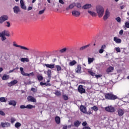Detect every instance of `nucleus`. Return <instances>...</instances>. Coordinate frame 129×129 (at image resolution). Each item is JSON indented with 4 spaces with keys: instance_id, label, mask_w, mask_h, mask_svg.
Here are the masks:
<instances>
[{
    "instance_id": "1",
    "label": "nucleus",
    "mask_w": 129,
    "mask_h": 129,
    "mask_svg": "<svg viewBox=\"0 0 129 129\" xmlns=\"http://www.w3.org/2000/svg\"><path fill=\"white\" fill-rule=\"evenodd\" d=\"M105 98L107 100H115L117 99V96L112 93H106L105 94Z\"/></svg>"
},
{
    "instance_id": "2",
    "label": "nucleus",
    "mask_w": 129,
    "mask_h": 129,
    "mask_svg": "<svg viewBox=\"0 0 129 129\" xmlns=\"http://www.w3.org/2000/svg\"><path fill=\"white\" fill-rule=\"evenodd\" d=\"M96 12L99 18H102L104 14V9L101 6H97L96 7Z\"/></svg>"
},
{
    "instance_id": "3",
    "label": "nucleus",
    "mask_w": 129,
    "mask_h": 129,
    "mask_svg": "<svg viewBox=\"0 0 129 129\" xmlns=\"http://www.w3.org/2000/svg\"><path fill=\"white\" fill-rule=\"evenodd\" d=\"M78 91L81 94H83V93H85L86 92L85 89L83 88V86L82 85H80L78 86Z\"/></svg>"
},
{
    "instance_id": "4",
    "label": "nucleus",
    "mask_w": 129,
    "mask_h": 129,
    "mask_svg": "<svg viewBox=\"0 0 129 129\" xmlns=\"http://www.w3.org/2000/svg\"><path fill=\"white\" fill-rule=\"evenodd\" d=\"M13 46L14 47H16L17 48H20V49H22V50H25L26 51H30V49L26 47V46H23L22 45H18L15 44V42H14Z\"/></svg>"
},
{
    "instance_id": "5",
    "label": "nucleus",
    "mask_w": 129,
    "mask_h": 129,
    "mask_svg": "<svg viewBox=\"0 0 129 129\" xmlns=\"http://www.w3.org/2000/svg\"><path fill=\"white\" fill-rule=\"evenodd\" d=\"M9 17L7 15H3L1 17H0V24H3L4 22H6V21H8Z\"/></svg>"
},
{
    "instance_id": "6",
    "label": "nucleus",
    "mask_w": 129,
    "mask_h": 129,
    "mask_svg": "<svg viewBox=\"0 0 129 129\" xmlns=\"http://www.w3.org/2000/svg\"><path fill=\"white\" fill-rule=\"evenodd\" d=\"M105 109L108 112H114L115 110L114 107L111 106L105 107Z\"/></svg>"
},
{
    "instance_id": "7",
    "label": "nucleus",
    "mask_w": 129,
    "mask_h": 129,
    "mask_svg": "<svg viewBox=\"0 0 129 129\" xmlns=\"http://www.w3.org/2000/svg\"><path fill=\"white\" fill-rule=\"evenodd\" d=\"M80 124H81V121L77 120L74 122V125H70L69 126H75V127H78Z\"/></svg>"
},
{
    "instance_id": "8",
    "label": "nucleus",
    "mask_w": 129,
    "mask_h": 129,
    "mask_svg": "<svg viewBox=\"0 0 129 129\" xmlns=\"http://www.w3.org/2000/svg\"><path fill=\"white\" fill-rule=\"evenodd\" d=\"M80 110L83 113H87V108L85 106L81 105L80 107Z\"/></svg>"
},
{
    "instance_id": "9",
    "label": "nucleus",
    "mask_w": 129,
    "mask_h": 129,
    "mask_svg": "<svg viewBox=\"0 0 129 129\" xmlns=\"http://www.w3.org/2000/svg\"><path fill=\"white\" fill-rule=\"evenodd\" d=\"M72 15L74 17H80V11H77V10H74L72 12Z\"/></svg>"
},
{
    "instance_id": "10",
    "label": "nucleus",
    "mask_w": 129,
    "mask_h": 129,
    "mask_svg": "<svg viewBox=\"0 0 129 129\" xmlns=\"http://www.w3.org/2000/svg\"><path fill=\"white\" fill-rule=\"evenodd\" d=\"M109 14H110L109 13V11H108V9H107L103 17V19L104 21H106V20L108 19V18L109 17Z\"/></svg>"
},
{
    "instance_id": "11",
    "label": "nucleus",
    "mask_w": 129,
    "mask_h": 129,
    "mask_svg": "<svg viewBox=\"0 0 129 129\" xmlns=\"http://www.w3.org/2000/svg\"><path fill=\"white\" fill-rule=\"evenodd\" d=\"M27 100L29 102H36L37 101V100L32 96H29L27 97Z\"/></svg>"
},
{
    "instance_id": "12",
    "label": "nucleus",
    "mask_w": 129,
    "mask_h": 129,
    "mask_svg": "<svg viewBox=\"0 0 129 129\" xmlns=\"http://www.w3.org/2000/svg\"><path fill=\"white\" fill-rule=\"evenodd\" d=\"M1 126L2 127H10V126H11V123L8 122H1Z\"/></svg>"
},
{
    "instance_id": "13",
    "label": "nucleus",
    "mask_w": 129,
    "mask_h": 129,
    "mask_svg": "<svg viewBox=\"0 0 129 129\" xmlns=\"http://www.w3.org/2000/svg\"><path fill=\"white\" fill-rule=\"evenodd\" d=\"M13 11L15 14H19V13L21 12V9H20V7L19 6H15L13 8Z\"/></svg>"
},
{
    "instance_id": "14",
    "label": "nucleus",
    "mask_w": 129,
    "mask_h": 129,
    "mask_svg": "<svg viewBox=\"0 0 129 129\" xmlns=\"http://www.w3.org/2000/svg\"><path fill=\"white\" fill-rule=\"evenodd\" d=\"M0 34H2L4 36H6L7 37H10L11 36L10 35V32H9L8 30H4L2 32V33H0Z\"/></svg>"
},
{
    "instance_id": "15",
    "label": "nucleus",
    "mask_w": 129,
    "mask_h": 129,
    "mask_svg": "<svg viewBox=\"0 0 129 129\" xmlns=\"http://www.w3.org/2000/svg\"><path fill=\"white\" fill-rule=\"evenodd\" d=\"M18 83V81L17 80H13L11 81L10 83H8V85L9 87L13 86V85H15Z\"/></svg>"
},
{
    "instance_id": "16",
    "label": "nucleus",
    "mask_w": 129,
    "mask_h": 129,
    "mask_svg": "<svg viewBox=\"0 0 129 129\" xmlns=\"http://www.w3.org/2000/svg\"><path fill=\"white\" fill-rule=\"evenodd\" d=\"M44 66L46 67V68H49L50 69L55 68V64H45Z\"/></svg>"
},
{
    "instance_id": "17",
    "label": "nucleus",
    "mask_w": 129,
    "mask_h": 129,
    "mask_svg": "<svg viewBox=\"0 0 129 129\" xmlns=\"http://www.w3.org/2000/svg\"><path fill=\"white\" fill-rule=\"evenodd\" d=\"M92 7V6L91 5V4H87L83 6L82 9H83L84 10H87L88 9H91Z\"/></svg>"
},
{
    "instance_id": "18",
    "label": "nucleus",
    "mask_w": 129,
    "mask_h": 129,
    "mask_svg": "<svg viewBox=\"0 0 129 129\" xmlns=\"http://www.w3.org/2000/svg\"><path fill=\"white\" fill-rule=\"evenodd\" d=\"M117 112L118 115H119V116H122V115L124 114V111L122 109H119L117 111Z\"/></svg>"
},
{
    "instance_id": "19",
    "label": "nucleus",
    "mask_w": 129,
    "mask_h": 129,
    "mask_svg": "<svg viewBox=\"0 0 129 129\" xmlns=\"http://www.w3.org/2000/svg\"><path fill=\"white\" fill-rule=\"evenodd\" d=\"M75 71L76 73H82L81 72V66L80 64H79L77 66V68L76 69Z\"/></svg>"
},
{
    "instance_id": "20",
    "label": "nucleus",
    "mask_w": 129,
    "mask_h": 129,
    "mask_svg": "<svg viewBox=\"0 0 129 129\" xmlns=\"http://www.w3.org/2000/svg\"><path fill=\"white\" fill-rule=\"evenodd\" d=\"M21 8L23 10H27V7L25 6V3L23 0H20Z\"/></svg>"
},
{
    "instance_id": "21",
    "label": "nucleus",
    "mask_w": 129,
    "mask_h": 129,
    "mask_svg": "<svg viewBox=\"0 0 129 129\" xmlns=\"http://www.w3.org/2000/svg\"><path fill=\"white\" fill-rule=\"evenodd\" d=\"M113 40L116 44H120V43H121V39L117 38V37H114Z\"/></svg>"
},
{
    "instance_id": "22",
    "label": "nucleus",
    "mask_w": 129,
    "mask_h": 129,
    "mask_svg": "<svg viewBox=\"0 0 129 129\" xmlns=\"http://www.w3.org/2000/svg\"><path fill=\"white\" fill-rule=\"evenodd\" d=\"M75 7V3H73L70 5L68 8H66V11H69V9H72Z\"/></svg>"
},
{
    "instance_id": "23",
    "label": "nucleus",
    "mask_w": 129,
    "mask_h": 129,
    "mask_svg": "<svg viewBox=\"0 0 129 129\" xmlns=\"http://www.w3.org/2000/svg\"><path fill=\"white\" fill-rule=\"evenodd\" d=\"M66 52H67V53H68L69 52V49L66 47H64L59 50L60 53H65Z\"/></svg>"
},
{
    "instance_id": "24",
    "label": "nucleus",
    "mask_w": 129,
    "mask_h": 129,
    "mask_svg": "<svg viewBox=\"0 0 129 129\" xmlns=\"http://www.w3.org/2000/svg\"><path fill=\"white\" fill-rule=\"evenodd\" d=\"M9 105H13V106H16L17 105V102L15 100H10L9 102Z\"/></svg>"
},
{
    "instance_id": "25",
    "label": "nucleus",
    "mask_w": 129,
    "mask_h": 129,
    "mask_svg": "<svg viewBox=\"0 0 129 129\" xmlns=\"http://www.w3.org/2000/svg\"><path fill=\"white\" fill-rule=\"evenodd\" d=\"M114 70V69L112 67H109L106 69V72L107 73H110V72H112Z\"/></svg>"
},
{
    "instance_id": "26",
    "label": "nucleus",
    "mask_w": 129,
    "mask_h": 129,
    "mask_svg": "<svg viewBox=\"0 0 129 129\" xmlns=\"http://www.w3.org/2000/svg\"><path fill=\"white\" fill-rule=\"evenodd\" d=\"M55 121L56 123H57V124H59V123H60V122H61V119L60 118V117L56 116L55 117Z\"/></svg>"
},
{
    "instance_id": "27",
    "label": "nucleus",
    "mask_w": 129,
    "mask_h": 129,
    "mask_svg": "<svg viewBox=\"0 0 129 129\" xmlns=\"http://www.w3.org/2000/svg\"><path fill=\"white\" fill-rule=\"evenodd\" d=\"M77 63V62L75 60H73L72 61H70L69 63V66H74Z\"/></svg>"
},
{
    "instance_id": "28",
    "label": "nucleus",
    "mask_w": 129,
    "mask_h": 129,
    "mask_svg": "<svg viewBox=\"0 0 129 129\" xmlns=\"http://www.w3.org/2000/svg\"><path fill=\"white\" fill-rule=\"evenodd\" d=\"M20 70L21 74H22V75H23V76H27V73H25V71H24V68H20Z\"/></svg>"
},
{
    "instance_id": "29",
    "label": "nucleus",
    "mask_w": 129,
    "mask_h": 129,
    "mask_svg": "<svg viewBox=\"0 0 129 129\" xmlns=\"http://www.w3.org/2000/svg\"><path fill=\"white\" fill-rule=\"evenodd\" d=\"M88 13H89V14L92 16V17H96L97 14L94 12L91 11H88Z\"/></svg>"
},
{
    "instance_id": "30",
    "label": "nucleus",
    "mask_w": 129,
    "mask_h": 129,
    "mask_svg": "<svg viewBox=\"0 0 129 129\" xmlns=\"http://www.w3.org/2000/svg\"><path fill=\"white\" fill-rule=\"evenodd\" d=\"M20 61H21V62H29V61H30V60L29 59V58L22 57L21 58Z\"/></svg>"
},
{
    "instance_id": "31",
    "label": "nucleus",
    "mask_w": 129,
    "mask_h": 129,
    "mask_svg": "<svg viewBox=\"0 0 129 129\" xmlns=\"http://www.w3.org/2000/svg\"><path fill=\"white\" fill-rule=\"evenodd\" d=\"M40 85L41 86H43V85H46V86H51V84H50V83H47H47H43L42 82L40 83Z\"/></svg>"
},
{
    "instance_id": "32",
    "label": "nucleus",
    "mask_w": 129,
    "mask_h": 129,
    "mask_svg": "<svg viewBox=\"0 0 129 129\" xmlns=\"http://www.w3.org/2000/svg\"><path fill=\"white\" fill-rule=\"evenodd\" d=\"M55 68H56V71L57 72H59V71H61V70H62V68L61 67V66L56 65L55 66Z\"/></svg>"
},
{
    "instance_id": "33",
    "label": "nucleus",
    "mask_w": 129,
    "mask_h": 129,
    "mask_svg": "<svg viewBox=\"0 0 129 129\" xmlns=\"http://www.w3.org/2000/svg\"><path fill=\"white\" fill-rule=\"evenodd\" d=\"M37 79L39 81H42V80H43V79H44V78L43 77V76L39 74L37 76Z\"/></svg>"
},
{
    "instance_id": "34",
    "label": "nucleus",
    "mask_w": 129,
    "mask_h": 129,
    "mask_svg": "<svg viewBox=\"0 0 129 129\" xmlns=\"http://www.w3.org/2000/svg\"><path fill=\"white\" fill-rule=\"evenodd\" d=\"M47 76L49 78H51L52 76V73H51V70H48L47 72Z\"/></svg>"
},
{
    "instance_id": "35",
    "label": "nucleus",
    "mask_w": 129,
    "mask_h": 129,
    "mask_svg": "<svg viewBox=\"0 0 129 129\" xmlns=\"http://www.w3.org/2000/svg\"><path fill=\"white\" fill-rule=\"evenodd\" d=\"M75 7H76L78 9H81V8H82L81 4L79 3H75Z\"/></svg>"
},
{
    "instance_id": "36",
    "label": "nucleus",
    "mask_w": 129,
    "mask_h": 129,
    "mask_svg": "<svg viewBox=\"0 0 129 129\" xmlns=\"http://www.w3.org/2000/svg\"><path fill=\"white\" fill-rule=\"evenodd\" d=\"M35 106L31 104H28L26 106V108H28V109H32V108H35Z\"/></svg>"
},
{
    "instance_id": "37",
    "label": "nucleus",
    "mask_w": 129,
    "mask_h": 129,
    "mask_svg": "<svg viewBox=\"0 0 129 129\" xmlns=\"http://www.w3.org/2000/svg\"><path fill=\"white\" fill-rule=\"evenodd\" d=\"M89 47V44H88L87 45L83 46L81 47H80V50L81 51H82L83 50H85V49H86V48H88Z\"/></svg>"
},
{
    "instance_id": "38",
    "label": "nucleus",
    "mask_w": 129,
    "mask_h": 129,
    "mask_svg": "<svg viewBox=\"0 0 129 129\" xmlns=\"http://www.w3.org/2000/svg\"><path fill=\"white\" fill-rule=\"evenodd\" d=\"M88 64H91V63H92V62L94 61V58L88 57Z\"/></svg>"
},
{
    "instance_id": "39",
    "label": "nucleus",
    "mask_w": 129,
    "mask_h": 129,
    "mask_svg": "<svg viewBox=\"0 0 129 129\" xmlns=\"http://www.w3.org/2000/svg\"><path fill=\"white\" fill-rule=\"evenodd\" d=\"M0 37H2V41L7 40V37H6V36L4 35V34H2V33H0Z\"/></svg>"
},
{
    "instance_id": "40",
    "label": "nucleus",
    "mask_w": 129,
    "mask_h": 129,
    "mask_svg": "<svg viewBox=\"0 0 129 129\" xmlns=\"http://www.w3.org/2000/svg\"><path fill=\"white\" fill-rule=\"evenodd\" d=\"M1 102H7V99L5 97H0Z\"/></svg>"
},
{
    "instance_id": "41",
    "label": "nucleus",
    "mask_w": 129,
    "mask_h": 129,
    "mask_svg": "<svg viewBox=\"0 0 129 129\" xmlns=\"http://www.w3.org/2000/svg\"><path fill=\"white\" fill-rule=\"evenodd\" d=\"M88 73H89L90 75L91 76H95V73L92 72V71L89 70L88 71Z\"/></svg>"
},
{
    "instance_id": "42",
    "label": "nucleus",
    "mask_w": 129,
    "mask_h": 129,
    "mask_svg": "<svg viewBox=\"0 0 129 129\" xmlns=\"http://www.w3.org/2000/svg\"><path fill=\"white\" fill-rule=\"evenodd\" d=\"M9 79V76L7 75H4L2 77L3 80H8Z\"/></svg>"
},
{
    "instance_id": "43",
    "label": "nucleus",
    "mask_w": 129,
    "mask_h": 129,
    "mask_svg": "<svg viewBox=\"0 0 129 129\" xmlns=\"http://www.w3.org/2000/svg\"><path fill=\"white\" fill-rule=\"evenodd\" d=\"M45 11H46V8H44V9H43L41 11H40L38 13L39 15H43L45 13Z\"/></svg>"
},
{
    "instance_id": "44",
    "label": "nucleus",
    "mask_w": 129,
    "mask_h": 129,
    "mask_svg": "<svg viewBox=\"0 0 129 129\" xmlns=\"http://www.w3.org/2000/svg\"><path fill=\"white\" fill-rule=\"evenodd\" d=\"M62 98L64 99V100H68V99H69L68 96L66 95H62Z\"/></svg>"
},
{
    "instance_id": "45",
    "label": "nucleus",
    "mask_w": 129,
    "mask_h": 129,
    "mask_svg": "<svg viewBox=\"0 0 129 129\" xmlns=\"http://www.w3.org/2000/svg\"><path fill=\"white\" fill-rule=\"evenodd\" d=\"M21 123L17 122L15 123V127H17L18 128V127H20V126H21Z\"/></svg>"
},
{
    "instance_id": "46",
    "label": "nucleus",
    "mask_w": 129,
    "mask_h": 129,
    "mask_svg": "<svg viewBox=\"0 0 129 129\" xmlns=\"http://www.w3.org/2000/svg\"><path fill=\"white\" fill-rule=\"evenodd\" d=\"M54 94H55V95H56L57 96H60V95H61V92L59 91H55V92L54 93Z\"/></svg>"
},
{
    "instance_id": "47",
    "label": "nucleus",
    "mask_w": 129,
    "mask_h": 129,
    "mask_svg": "<svg viewBox=\"0 0 129 129\" xmlns=\"http://www.w3.org/2000/svg\"><path fill=\"white\" fill-rule=\"evenodd\" d=\"M91 108V109H92L93 110H94L95 111H97V110H98V108L96 106L92 107Z\"/></svg>"
},
{
    "instance_id": "48",
    "label": "nucleus",
    "mask_w": 129,
    "mask_h": 129,
    "mask_svg": "<svg viewBox=\"0 0 129 129\" xmlns=\"http://www.w3.org/2000/svg\"><path fill=\"white\" fill-rule=\"evenodd\" d=\"M124 26L125 28H127V29H129V22H125Z\"/></svg>"
},
{
    "instance_id": "49",
    "label": "nucleus",
    "mask_w": 129,
    "mask_h": 129,
    "mask_svg": "<svg viewBox=\"0 0 129 129\" xmlns=\"http://www.w3.org/2000/svg\"><path fill=\"white\" fill-rule=\"evenodd\" d=\"M115 50L116 51L117 53H120V48L119 47H116Z\"/></svg>"
},
{
    "instance_id": "50",
    "label": "nucleus",
    "mask_w": 129,
    "mask_h": 129,
    "mask_svg": "<svg viewBox=\"0 0 129 129\" xmlns=\"http://www.w3.org/2000/svg\"><path fill=\"white\" fill-rule=\"evenodd\" d=\"M95 76L97 79H98V78L102 77V75H95Z\"/></svg>"
},
{
    "instance_id": "51",
    "label": "nucleus",
    "mask_w": 129,
    "mask_h": 129,
    "mask_svg": "<svg viewBox=\"0 0 129 129\" xmlns=\"http://www.w3.org/2000/svg\"><path fill=\"white\" fill-rule=\"evenodd\" d=\"M16 121V119L14 117H12L11 118V123H14L15 121Z\"/></svg>"
},
{
    "instance_id": "52",
    "label": "nucleus",
    "mask_w": 129,
    "mask_h": 129,
    "mask_svg": "<svg viewBox=\"0 0 129 129\" xmlns=\"http://www.w3.org/2000/svg\"><path fill=\"white\" fill-rule=\"evenodd\" d=\"M115 20H116V21H117V22H118V23H120V21H121V19H120V18L119 17L116 18Z\"/></svg>"
},
{
    "instance_id": "53",
    "label": "nucleus",
    "mask_w": 129,
    "mask_h": 129,
    "mask_svg": "<svg viewBox=\"0 0 129 129\" xmlns=\"http://www.w3.org/2000/svg\"><path fill=\"white\" fill-rule=\"evenodd\" d=\"M26 76H28V77H29V76H34V72H32L30 74L27 73V75H26Z\"/></svg>"
},
{
    "instance_id": "54",
    "label": "nucleus",
    "mask_w": 129,
    "mask_h": 129,
    "mask_svg": "<svg viewBox=\"0 0 129 129\" xmlns=\"http://www.w3.org/2000/svg\"><path fill=\"white\" fill-rule=\"evenodd\" d=\"M105 48H106V45H105V44H103L101 46V49L104 50V49H105Z\"/></svg>"
},
{
    "instance_id": "55",
    "label": "nucleus",
    "mask_w": 129,
    "mask_h": 129,
    "mask_svg": "<svg viewBox=\"0 0 129 129\" xmlns=\"http://www.w3.org/2000/svg\"><path fill=\"white\" fill-rule=\"evenodd\" d=\"M0 114L1 115H3L4 116V115H6V113H5V112H4L3 111H2L0 110Z\"/></svg>"
},
{
    "instance_id": "56",
    "label": "nucleus",
    "mask_w": 129,
    "mask_h": 129,
    "mask_svg": "<svg viewBox=\"0 0 129 129\" xmlns=\"http://www.w3.org/2000/svg\"><path fill=\"white\" fill-rule=\"evenodd\" d=\"M21 109H24L25 108H27V107L24 105H22L20 106Z\"/></svg>"
},
{
    "instance_id": "57",
    "label": "nucleus",
    "mask_w": 129,
    "mask_h": 129,
    "mask_svg": "<svg viewBox=\"0 0 129 129\" xmlns=\"http://www.w3.org/2000/svg\"><path fill=\"white\" fill-rule=\"evenodd\" d=\"M87 125V122L86 121H84L82 123V126H86Z\"/></svg>"
},
{
    "instance_id": "58",
    "label": "nucleus",
    "mask_w": 129,
    "mask_h": 129,
    "mask_svg": "<svg viewBox=\"0 0 129 129\" xmlns=\"http://www.w3.org/2000/svg\"><path fill=\"white\" fill-rule=\"evenodd\" d=\"M6 24H7V25H6V27H8V28H10V27H11V23H10V22H7Z\"/></svg>"
},
{
    "instance_id": "59",
    "label": "nucleus",
    "mask_w": 129,
    "mask_h": 129,
    "mask_svg": "<svg viewBox=\"0 0 129 129\" xmlns=\"http://www.w3.org/2000/svg\"><path fill=\"white\" fill-rule=\"evenodd\" d=\"M103 52H104V50H103V49H100L99 50V53L100 54H102V53H103Z\"/></svg>"
},
{
    "instance_id": "60",
    "label": "nucleus",
    "mask_w": 129,
    "mask_h": 129,
    "mask_svg": "<svg viewBox=\"0 0 129 129\" xmlns=\"http://www.w3.org/2000/svg\"><path fill=\"white\" fill-rule=\"evenodd\" d=\"M59 3L61 4V5H64V4H65L63 0H59Z\"/></svg>"
},
{
    "instance_id": "61",
    "label": "nucleus",
    "mask_w": 129,
    "mask_h": 129,
    "mask_svg": "<svg viewBox=\"0 0 129 129\" xmlns=\"http://www.w3.org/2000/svg\"><path fill=\"white\" fill-rule=\"evenodd\" d=\"M31 91H33V92H36L37 90H36V89L35 88H32Z\"/></svg>"
},
{
    "instance_id": "62",
    "label": "nucleus",
    "mask_w": 129,
    "mask_h": 129,
    "mask_svg": "<svg viewBox=\"0 0 129 129\" xmlns=\"http://www.w3.org/2000/svg\"><path fill=\"white\" fill-rule=\"evenodd\" d=\"M119 35H123V30H121L119 32Z\"/></svg>"
},
{
    "instance_id": "63",
    "label": "nucleus",
    "mask_w": 129,
    "mask_h": 129,
    "mask_svg": "<svg viewBox=\"0 0 129 129\" xmlns=\"http://www.w3.org/2000/svg\"><path fill=\"white\" fill-rule=\"evenodd\" d=\"M86 114H92V112H91V111H89L88 112H87V113H86Z\"/></svg>"
},
{
    "instance_id": "64",
    "label": "nucleus",
    "mask_w": 129,
    "mask_h": 129,
    "mask_svg": "<svg viewBox=\"0 0 129 129\" xmlns=\"http://www.w3.org/2000/svg\"><path fill=\"white\" fill-rule=\"evenodd\" d=\"M32 9H33V8H32V7H29L27 9V11H31V10H32Z\"/></svg>"
}]
</instances>
